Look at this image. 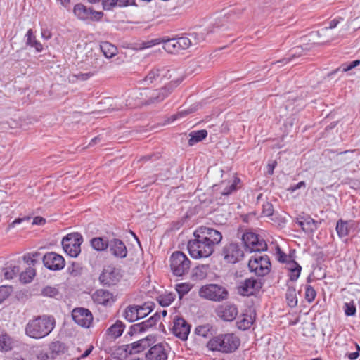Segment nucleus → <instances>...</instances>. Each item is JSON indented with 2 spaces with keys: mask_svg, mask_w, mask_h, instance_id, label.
<instances>
[{
  "mask_svg": "<svg viewBox=\"0 0 360 360\" xmlns=\"http://www.w3.org/2000/svg\"><path fill=\"white\" fill-rule=\"evenodd\" d=\"M222 238L219 231L210 226H200L193 232V239L188 243V252L194 259L207 258L212 255Z\"/></svg>",
  "mask_w": 360,
  "mask_h": 360,
  "instance_id": "f257e3e1",
  "label": "nucleus"
},
{
  "mask_svg": "<svg viewBox=\"0 0 360 360\" xmlns=\"http://www.w3.org/2000/svg\"><path fill=\"white\" fill-rule=\"evenodd\" d=\"M178 86V81H172L164 86L149 89H143L131 91L129 99L126 101V105L130 108H136L141 105H150L162 102L168 97Z\"/></svg>",
  "mask_w": 360,
  "mask_h": 360,
  "instance_id": "f03ea898",
  "label": "nucleus"
},
{
  "mask_svg": "<svg viewBox=\"0 0 360 360\" xmlns=\"http://www.w3.org/2000/svg\"><path fill=\"white\" fill-rule=\"evenodd\" d=\"M240 345V339L233 333H221L211 338L206 347L212 352L231 354L236 352Z\"/></svg>",
  "mask_w": 360,
  "mask_h": 360,
  "instance_id": "7ed1b4c3",
  "label": "nucleus"
},
{
  "mask_svg": "<svg viewBox=\"0 0 360 360\" xmlns=\"http://www.w3.org/2000/svg\"><path fill=\"white\" fill-rule=\"evenodd\" d=\"M55 319L43 315L30 320L25 327V333L32 338L40 339L47 336L54 328Z\"/></svg>",
  "mask_w": 360,
  "mask_h": 360,
  "instance_id": "20e7f679",
  "label": "nucleus"
},
{
  "mask_svg": "<svg viewBox=\"0 0 360 360\" xmlns=\"http://www.w3.org/2000/svg\"><path fill=\"white\" fill-rule=\"evenodd\" d=\"M199 296L207 300L219 302L228 298L229 292L222 285L207 284L200 288Z\"/></svg>",
  "mask_w": 360,
  "mask_h": 360,
  "instance_id": "39448f33",
  "label": "nucleus"
},
{
  "mask_svg": "<svg viewBox=\"0 0 360 360\" xmlns=\"http://www.w3.org/2000/svg\"><path fill=\"white\" fill-rule=\"evenodd\" d=\"M248 267L250 271L254 272L256 275L264 276L270 271V259L266 255H261L256 254L250 259Z\"/></svg>",
  "mask_w": 360,
  "mask_h": 360,
  "instance_id": "423d86ee",
  "label": "nucleus"
},
{
  "mask_svg": "<svg viewBox=\"0 0 360 360\" xmlns=\"http://www.w3.org/2000/svg\"><path fill=\"white\" fill-rule=\"evenodd\" d=\"M82 236L79 233H72L67 235L62 240L63 248L65 252L72 257H76L81 252Z\"/></svg>",
  "mask_w": 360,
  "mask_h": 360,
  "instance_id": "0eeeda50",
  "label": "nucleus"
},
{
  "mask_svg": "<svg viewBox=\"0 0 360 360\" xmlns=\"http://www.w3.org/2000/svg\"><path fill=\"white\" fill-rule=\"evenodd\" d=\"M242 239L246 248L250 252H261L267 249L265 240L255 233L246 232Z\"/></svg>",
  "mask_w": 360,
  "mask_h": 360,
  "instance_id": "6e6552de",
  "label": "nucleus"
},
{
  "mask_svg": "<svg viewBox=\"0 0 360 360\" xmlns=\"http://www.w3.org/2000/svg\"><path fill=\"white\" fill-rule=\"evenodd\" d=\"M262 287L260 281L250 278L241 281L237 286V292L243 296H251L257 294Z\"/></svg>",
  "mask_w": 360,
  "mask_h": 360,
  "instance_id": "1a4fd4ad",
  "label": "nucleus"
},
{
  "mask_svg": "<svg viewBox=\"0 0 360 360\" xmlns=\"http://www.w3.org/2000/svg\"><path fill=\"white\" fill-rule=\"evenodd\" d=\"M170 70L165 67L155 66L146 75V77L139 82L141 85H149L155 82L159 78L170 79L172 75Z\"/></svg>",
  "mask_w": 360,
  "mask_h": 360,
  "instance_id": "9d476101",
  "label": "nucleus"
},
{
  "mask_svg": "<svg viewBox=\"0 0 360 360\" xmlns=\"http://www.w3.org/2000/svg\"><path fill=\"white\" fill-rule=\"evenodd\" d=\"M120 271L114 266H108L105 267L99 276V281L103 285H114L121 279Z\"/></svg>",
  "mask_w": 360,
  "mask_h": 360,
  "instance_id": "9b49d317",
  "label": "nucleus"
},
{
  "mask_svg": "<svg viewBox=\"0 0 360 360\" xmlns=\"http://www.w3.org/2000/svg\"><path fill=\"white\" fill-rule=\"evenodd\" d=\"M44 265L49 269L52 271L61 270L65 267V262L64 258L53 252L45 254L42 257Z\"/></svg>",
  "mask_w": 360,
  "mask_h": 360,
  "instance_id": "f8f14e48",
  "label": "nucleus"
},
{
  "mask_svg": "<svg viewBox=\"0 0 360 360\" xmlns=\"http://www.w3.org/2000/svg\"><path fill=\"white\" fill-rule=\"evenodd\" d=\"M72 316L76 323L86 328L90 327L93 321L91 312L89 309L82 307L73 309Z\"/></svg>",
  "mask_w": 360,
  "mask_h": 360,
  "instance_id": "ddd939ff",
  "label": "nucleus"
},
{
  "mask_svg": "<svg viewBox=\"0 0 360 360\" xmlns=\"http://www.w3.org/2000/svg\"><path fill=\"white\" fill-rule=\"evenodd\" d=\"M160 319V314L156 312L154 315L150 316L148 319L142 322L133 324L130 326L128 335L132 336L136 333H140L146 331L149 328L155 326Z\"/></svg>",
  "mask_w": 360,
  "mask_h": 360,
  "instance_id": "4468645a",
  "label": "nucleus"
},
{
  "mask_svg": "<svg viewBox=\"0 0 360 360\" xmlns=\"http://www.w3.org/2000/svg\"><path fill=\"white\" fill-rule=\"evenodd\" d=\"M222 255L226 262L235 264L243 258V251L238 245L230 243L224 247Z\"/></svg>",
  "mask_w": 360,
  "mask_h": 360,
  "instance_id": "2eb2a0df",
  "label": "nucleus"
},
{
  "mask_svg": "<svg viewBox=\"0 0 360 360\" xmlns=\"http://www.w3.org/2000/svg\"><path fill=\"white\" fill-rule=\"evenodd\" d=\"M217 316L224 321H232L238 315V309L234 304L219 305L215 309Z\"/></svg>",
  "mask_w": 360,
  "mask_h": 360,
  "instance_id": "dca6fc26",
  "label": "nucleus"
},
{
  "mask_svg": "<svg viewBox=\"0 0 360 360\" xmlns=\"http://www.w3.org/2000/svg\"><path fill=\"white\" fill-rule=\"evenodd\" d=\"M155 342V337L149 335L131 344L127 345L125 351L130 354L139 353L150 347Z\"/></svg>",
  "mask_w": 360,
  "mask_h": 360,
  "instance_id": "f3484780",
  "label": "nucleus"
},
{
  "mask_svg": "<svg viewBox=\"0 0 360 360\" xmlns=\"http://www.w3.org/2000/svg\"><path fill=\"white\" fill-rule=\"evenodd\" d=\"M255 321V314L250 309H245L238 318L236 326L239 330L249 329Z\"/></svg>",
  "mask_w": 360,
  "mask_h": 360,
  "instance_id": "a211bd4d",
  "label": "nucleus"
},
{
  "mask_svg": "<svg viewBox=\"0 0 360 360\" xmlns=\"http://www.w3.org/2000/svg\"><path fill=\"white\" fill-rule=\"evenodd\" d=\"M220 193L223 195H228L240 188V179L233 175L229 180L222 181L219 185Z\"/></svg>",
  "mask_w": 360,
  "mask_h": 360,
  "instance_id": "6ab92c4d",
  "label": "nucleus"
},
{
  "mask_svg": "<svg viewBox=\"0 0 360 360\" xmlns=\"http://www.w3.org/2000/svg\"><path fill=\"white\" fill-rule=\"evenodd\" d=\"M146 360H167V353L165 346L159 343L151 347L146 354Z\"/></svg>",
  "mask_w": 360,
  "mask_h": 360,
  "instance_id": "aec40b11",
  "label": "nucleus"
},
{
  "mask_svg": "<svg viewBox=\"0 0 360 360\" xmlns=\"http://www.w3.org/2000/svg\"><path fill=\"white\" fill-rule=\"evenodd\" d=\"M94 302L98 304L107 306L114 302L113 295L107 290L99 289L92 295Z\"/></svg>",
  "mask_w": 360,
  "mask_h": 360,
  "instance_id": "412c9836",
  "label": "nucleus"
},
{
  "mask_svg": "<svg viewBox=\"0 0 360 360\" xmlns=\"http://www.w3.org/2000/svg\"><path fill=\"white\" fill-rule=\"evenodd\" d=\"M110 251L115 257L124 258L127 255V250L124 243L120 239L113 238L110 240Z\"/></svg>",
  "mask_w": 360,
  "mask_h": 360,
  "instance_id": "4be33fe9",
  "label": "nucleus"
},
{
  "mask_svg": "<svg viewBox=\"0 0 360 360\" xmlns=\"http://www.w3.org/2000/svg\"><path fill=\"white\" fill-rule=\"evenodd\" d=\"M297 223L306 233L314 232L317 229V221L310 217L297 219Z\"/></svg>",
  "mask_w": 360,
  "mask_h": 360,
  "instance_id": "5701e85b",
  "label": "nucleus"
},
{
  "mask_svg": "<svg viewBox=\"0 0 360 360\" xmlns=\"http://www.w3.org/2000/svg\"><path fill=\"white\" fill-rule=\"evenodd\" d=\"M73 13L79 20H86L91 18V8L79 3L74 6Z\"/></svg>",
  "mask_w": 360,
  "mask_h": 360,
  "instance_id": "b1692460",
  "label": "nucleus"
},
{
  "mask_svg": "<svg viewBox=\"0 0 360 360\" xmlns=\"http://www.w3.org/2000/svg\"><path fill=\"white\" fill-rule=\"evenodd\" d=\"M288 272V276L292 281H295L300 277L302 267L301 266L296 262L295 260L288 262V264L285 266Z\"/></svg>",
  "mask_w": 360,
  "mask_h": 360,
  "instance_id": "393cba45",
  "label": "nucleus"
},
{
  "mask_svg": "<svg viewBox=\"0 0 360 360\" xmlns=\"http://www.w3.org/2000/svg\"><path fill=\"white\" fill-rule=\"evenodd\" d=\"M164 43L163 49L169 53L176 54L180 49V44L177 39H165L163 38Z\"/></svg>",
  "mask_w": 360,
  "mask_h": 360,
  "instance_id": "a878e982",
  "label": "nucleus"
},
{
  "mask_svg": "<svg viewBox=\"0 0 360 360\" xmlns=\"http://www.w3.org/2000/svg\"><path fill=\"white\" fill-rule=\"evenodd\" d=\"M124 328V324L121 321L117 320L108 328L107 334L114 339L117 338L122 335Z\"/></svg>",
  "mask_w": 360,
  "mask_h": 360,
  "instance_id": "bb28decb",
  "label": "nucleus"
},
{
  "mask_svg": "<svg viewBox=\"0 0 360 360\" xmlns=\"http://www.w3.org/2000/svg\"><path fill=\"white\" fill-rule=\"evenodd\" d=\"M170 268L174 275L180 276V251L172 253L170 257Z\"/></svg>",
  "mask_w": 360,
  "mask_h": 360,
  "instance_id": "cd10ccee",
  "label": "nucleus"
},
{
  "mask_svg": "<svg viewBox=\"0 0 360 360\" xmlns=\"http://www.w3.org/2000/svg\"><path fill=\"white\" fill-rule=\"evenodd\" d=\"M139 309L136 308V305H129L126 307L123 312V316L129 322H134L139 320Z\"/></svg>",
  "mask_w": 360,
  "mask_h": 360,
  "instance_id": "c85d7f7f",
  "label": "nucleus"
},
{
  "mask_svg": "<svg viewBox=\"0 0 360 360\" xmlns=\"http://www.w3.org/2000/svg\"><path fill=\"white\" fill-rule=\"evenodd\" d=\"M110 240L102 237H96L91 240L92 248L97 251H103L109 246Z\"/></svg>",
  "mask_w": 360,
  "mask_h": 360,
  "instance_id": "c756f323",
  "label": "nucleus"
},
{
  "mask_svg": "<svg viewBox=\"0 0 360 360\" xmlns=\"http://www.w3.org/2000/svg\"><path fill=\"white\" fill-rule=\"evenodd\" d=\"M207 136V131L205 129L194 131L189 134L190 139L188 140V145L193 146L195 143L202 141Z\"/></svg>",
  "mask_w": 360,
  "mask_h": 360,
  "instance_id": "7c9ffc66",
  "label": "nucleus"
},
{
  "mask_svg": "<svg viewBox=\"0 0 360 360\" xmlns=\"http://www.w3.org/2000/svg\"><path fill=\"white\" fill-rule=\"evenodd\" d=\"M101 51L107 58H111L115 56L117 53V49L112 44L105 41L100 46Z\"/></svg>",
  "mask_w": 360,
  "mask_h": 360,
  "instance_id": "2f4dec72",
  "label": "nucleus"
},
{
  "mask_svg": "<svg viewBox=\"0 0 360 360\" xmlns=\"http://www.w3.org/2000/svg\"><path fill=\"white\" fill-rule=\"evenodd\" d=\"M155 304L152 302H144L141 305H136V308L139 309V319H143L148 316L154 309Z\"/></svg>",
  "mask_w": 360,
  "mask_h": 360,
  "instance_id": "473e14b6",
  "label": "nucleus"
},
{
  "mask_svg": "<svg viewBox=\"0 0 360 360\" xmlns=\"http://www.w3.org/2000/svg\"><path fill=\"white\" fill-rule=\"evenodd\" d=\"M285 298L287 300L288 305L290 307H295L297 304V297L296 289L294 287H289L287 289Z\"/></svg>",
  "mask_w": 360,
  "mask_h": 360,
  "instance_id": "72a5a7b5",
  "label": "nucleus"
},
{
  "mask_svg": "<svg viewBox=\"0 0 360 360\" xmlns=\"http://www.w3.org/2000/svg\"><path fill=\"white\" fill-rule=\"evenodd\" d=\"M336 231L340 238H343L349 234V229L348 227V221L340 219L336 224Z\"/></svg>",
  "mask_w": 360,
  "mask_h": 360,
  "instance_id": "f704fd0d",
  "label": "nucleus"
},
{
  "mask_svg": "<svg viewBox=\"0 0 360 360\" xmlns=\"http://www.w3.org/2000/svg\"><path fill=\"white\" fill-rule=\"evenodd\" d=\"M49 349L51 352L52 358H55L56 356L65 352V346L63 343L59 341H56L51 343L49 345Z\"/></svg>",
  "mask_w": 360,
  "mask_h": 360,
  "instance_id": "c9c22d12",
  "label": "nucleus"
},
{
  "mask_svg": "<svg viewBox=\"0 0 360 360\" xmlns=\"http://www.w3.org/2000/svg\"><path fill=\"white\" fill-rule=\"evenodd\" d=\"M27 39V44L31 46L32 47L35 48V49L39 52L43 49V46L41 44L40 42H39L37 40H36L35 37L34 35L33 31L32 29H30L26 34Z\"/></svg>",
  "mask_w": 360,
  "mask_h": 360,
  "instance_id": "e433bc0d",
  "label": "nucleus"
},
{
  "mask_svg": "<svg viewBox=\"0 0 360 360\" xmlns=\"http://www.w3.org/2000/svg\"><path fill=\"white\" fill-rule=\"evenodd\" d=\"M20 269L17 265L11 264L3 269L4 278L12 279L20 274Z\"/></svg>",
  "mask_w": 360,
  "mask_h": 360,
  "instance_id": "4c0bfd02",
  "label": "nucleus"
},
{
  "mask_svg": "<svg viewBox=\"0 0 360 360\" xmlns=\"http://www.w3.org/2000/svg\"><path fill=\"white\" fill-rule=\"evenodd\" d=\"M174 297L172 292L160 295L157 297V301L162 307H167L174 300Z\"/></svg>",
  "mask_w": 360,
  "mask_h": 360,
  "instance_id": "58836bf2",
  "label": "nucleus"
},
{
  "mask_svg": "<svg viewBox=\"0 0 360 360\" xmlns=\"http://www.w3.org/2000/svg\"><path fill=\"white\" fill-rule=\"evenodd\" d=\"M12 348V340L6 333L0 335V349L4 351L11 350Z\"/></svg>",
  "mask_w": 360,
  "mask_h": 360,
  "instance_id": "ea45409f",
  "label": "nucleus"
},
{
  "mask_svg": "<svg viewBox=\"0 0 360 360\" xmlns=\"http://www.w3.org/2000/svg\"><path fill=\"white\" fill-rule=\"evenodd\" d=\"M207 276V268L205 266H196L192 271V278L196 280H201Z\"/></svg>",
  "mask_w": 360,
  "mask_h": 360,
  "instance_id": "a19ab883",
  "label": "nucleus"
},
{
  "mask_svg": "<svg viewBox=\"0 0 360 360\" xmlns=\"http://www.w3.org/2000/svg\"><path fill=\"white\" fill-rule=\"evenodd\" d=\"M316 297V291L311 285L304 287V299L309 303H311Z\"/></svg>",
  "mask_w": 360,
  "mask_h": 360,
  "instance_id": "79ce46f5",
  "label": "nucleus"
},
{
  "mask_svg": "<svg viewBox=\"0 0 360 360\" xmlns=\"http://www.w3.org/2000/svg\"><path fill=\"white\" fill-rule=\"evenodd\" d=\"M309 49H304L302 46H296L292 49L293 53H292V55L290 58H288V59L284 58L282 60H281L280 62H283L284 63H288L292 59L302 56L304 54V52L305 51H309Z\"/></svg>",
  "mask_w": 360,
  "mask_h": 360,
  "instance_id": "37998d69",
  "label": "nucleus"
},
{
  "mask_svg": "<svg viewBox=\"0 0 360 360\" xmlns=\"http://www.w3.org/2000/svg\"><path fill=\"white\" fill-rule=\"evenodd\" d=\"M276 257L278 262L281 263H285L286 265L288 262L293 261L291 257L286 255L283 251H282L281 248L279 246L276 248Z\"/></svg>",
  "mask_w": 360,
  "mask_h": 360,
  "instance_id": "c03bdc74",
  "label": "nucleus"
},
{
  "mask_svg": "<svg viewBox=\"0 0 360 360\" xmlns=\"http://www.w3.org/2000/svg\"><path fill=\"white\" fill-rule=\"evenodd\" d=\"M212 329V327L210 324H205L198 326L195 328V332L197 335L202 336V337H207L210 334H211V330Z\"/></svg>",
  "mask_w": 360,
  "mask_h": 360,
  "instance_id": "a18cd8bd",
  "label": "nucleus"
},
{
  "mask_svg": "<svg viewBox=\"0 0 360 360\" xmlns=\"http://www.w3.org/2000/svg\"><path fill=\"white\" fill-rule=\"evenodd\" d=\"M35 276V270L31 267L26 269L25 272L20 274V278L24 283H30Z\"/></svg>",
  "mask_w": 360,
  "mask_h": 360,
  "instance_id": "49530a36",
  "label": "nucleus"
},
{
  "mask_svg": "<svg viewBox=\"0 0 360 360\" xmlns=\"http://www.w3.org/2000/svg\"><path fill=\"white\" fill-rule=\"evenodd\" d=\"M169 330L172 331V333L176 336L177 338H180V316L179 315H175L173 321L172 325L170 326Z\"/></svg>",
  "mask_w": 360,
  "mask_h": 360,
  "instance_id": "de8ad7c7",
  "label": "nucleus"
},
{
  "mask_svg": "<svg viewBox=\"0 0 360 360\" xmlns=\"http://www.w3.org/2000/svg\"><path fill=\"white\" fill-rule=\"evenodd\" d=\"M41 294L44 296L53 297L58 294V290L56 288L46 286L42 289Z\"/></svg>",
  "mask_w": 360,
  "mask_h": 360,
  "instance_id": "09e8293b",
  "label": "nucleus"
},
{
  "mask_svg": "<svg viewBox=\"0 0 360 360\" xmlns=\"http://www.w3.org/2000/svg\"><path fill=\"white\" fill-rule=\"evenodd\" d=\"M11 288L7 285L0 287V303L3 302L11 294Z\"/></svg>",
  "mask_w": 360,
  "mask_h": 360,
  "instance_id": "8fccbe9b",
  "label": "nucleus"
},
{
  "mask_svg": "<svg viewBox=\"0 0 360 360\" xmlns=\"http://www.w3.org/2000/svg\"><path fill=\"white\" fill-rule=\"evenodd\" d=\"M191 330V326L188 325L184 319L181 318V340L187 339L188 335Z\"/></svg>",
  "mask_w": 360,
  "mask_h": 360,
  "instance_id": "3c124183",
  "label": "nucleus"
},
{
  "mask_svg": "<svg viewBox=\"0 0 360 360\" xmlns=\"http://www.w3.org/2000/svg\"><path fill=\"white\" fill-rule=\"evenodd\" d=\"M163 41V38H157L155 39H151L147 41H144L141 44V49H147L152 47L155 45L160 44Z\"/></svg>",
  "mask_w": 360,
  "mask_h": 360,
  "instance_id": "603ef678",
  "label": "nucleus"
},
{
  "mask_svg": "<svg viewBox=\"0 0 360 360\" xmlns=\"http://www.w3.org/2000/svg\"><path fill=\"white\" fill-rule=\"evenodd\" d=\"M345 314L348 316H354L356 314V307L352 303H345L344 304Z\"/></svg>",
  "mask_w": 360,
  "mask_h": 360,
  "instance_id": "864d4df0",
  "label": "nucleus"
},
{
  "mask_svg": "<svg viewBox=\"0 0 360 360\" xmlns=\"http://www.w3.org/2000/svg\"><path fill=\"white\" fill-rule=\"evenodd\" d=\"M118 0H103L102 4L104 10H112L116 6H118Z\"/></svg>",
  "mask_w": 360,
  "mask_h": 360,
  "instance_id": "5fc2aeb1",
  "label": "nucleus"
},
{
  "mask_svg": "<svg viewBox=\"0 0 360 360\" xmlns=\"http://www.w3.org/2000/svg\"><path fill=\"white\" fill-rule=\"evenodd\" d=\"M91 63L94 68V72H96L103 66V60L102 58H91Z\"/></svg>",
  "mask_w": 360,
  "mask_h": 360,
  "instance_id": "6e6d98bb",
  "label": "nucleus"
},
{
  "mask_svg": "<svg viewBox=\"0 0 360 360\" xmlns=\"http://www.w3.org/2000/svg\"><path fill=\"white\" fill-rule=\"evenodd\" d=\"M273 212H274V210H273L271 204L267 202L266 204H264L263 205V214L265 216H271V215H272L273 214Z\"/></svg>",
  "mask_w": 360,
  "mask_h": 360,
  "instance_id": "4d7b16f0",
  "label": "nucleus"
},
{
  "mask_svg": "<svg viewBox=\"0 0 360 360\" xmlns=\"http://www.w3.org/2000/svg\"><path fill=\"white\" fill-rule=\"evenodd\" d=\"M103 16V13L101 11H96L91 9V20H99Z\"/></svg>",
  "mask_w": 360,
  "mask_h": 360,
  "instance_id": "13d9d810",
  "label": "nucleus"
},
{
  "mask_svg": "<svg viewBox=\"0 0 360 360\" xmlns=\"http://www.w3.org/2000/svg\"><path fill=\"white\" fill-rule=\"evenodd\" d=\"M119 7H126L128 6H136L135 0H118Z\"/></svg>",
  "mask_w": 360,
  "mask_h": 360,
  "instance_id": "bf43d9fd",
  "label": "nucleus"
},
{
  "mask_svg": "<svg viewBox=\"0 0 360 360\" xmlns=\"http://www.w3.org/2000/svg\"><path fill=\"white\" fill-rule=\"evenodd\" d=\"M181 257H183V259L181 260V269H183L181 272L182 276L184 274V269L188 268L190 261L183 252H181Z\"/></svg>",
  "mask_w": 360,
  "mask_h": 360,
  "instance_id": "052dcab7",
  "label": "nucleus"
},
{
  "mask_svg": "<svg viewBox=\"0 0 360 360\" xmlns=\"http://www.w3.org/2000/svg\"><path fill=\"white\" fill-rule=\"evenodd\" d=\"M192 44L191 39L186 37H181V49H186Z\"/></svg>",
  "mask_w": 360,
  "mask_h": 360,
  "instance_id": "680f3d73",
  "label": "nucleus"
},
{
  "mask_svg": "<svg viewBox=\"0 0 360 360\" xmlns=\"http://www.w3.org/2000/svg\"><path fill=\"white\" fill-rule=\"evenodd\" d=\"M23 260L27 263L29 265L32 264L34 265L36 263V259L33 258V257L31 255V254H27L24 255Z\"/></svg>",
  "mask_w": 360,
  "mask_h": 360,
  "instance_id": "e2e57ef3",
  "label": "nucleus"
},
{
  "mask_svg": "<svg viewBox=\"0 0 360 360\" xmlns=\"http://www.w3.org/2000/svg\"><path fill=\"white\" fill-rule=\"evenodd\" d=\"M29 221L30 217H25V218H18L15 219L11 224H9L8 229L13 228L16 224H20L23 221Z\"/></svg>",
  "mask_w": 360,
  "mask_h": 360,
  "instance_id": "0e129e2a",
  "label": "nucleus"
},
{
  "mask_svg": "<svg viewBox=\"0 0 360 360\" xmlns=\"http://www.w3.org/2000/svg\"><path fill=\"white\" fill-rule=\"evenodd\" d=\"M92 75H93V73H85V74L80 73L79 75H74V77H75L77 79L86 80Z\"/></svg>",
  "mask_w": 360,
  "mask_h": 360,
  "instance_id": "69168bd1",
  "label": "nucleus"
},
{
  "mask_svg": "<svg viewBox=\"0 0 360 360\" xmlns=\"http://www.w3.org/2000/svg\"><path fill=\"white\" fill-rule=\"evenodd\" d=\"M46 222V219L41 217H35L33 219L32 224L42 225Z\"/></svg>",
  "mask_w": 360,
  "mask_h": 360,
  "instance_id": "338daca9",
  "label": "nucleus"
},
{
  "mask_svg": "<svg viewBox=\"0 0 360 360\" xmlns=\"http://www.w3.org/2000/svg\"><path fill=\"white\" fill-rule=\"evenodd\" d=\"M191 288L192 286L188 283H181V297L183 295L187 293Z\"/></svg>",
  "mask_w": 360,
  "mask_h": 360,
  "instance_id": "774afa93",
  "label": "nucleus"
}]
</instances>
